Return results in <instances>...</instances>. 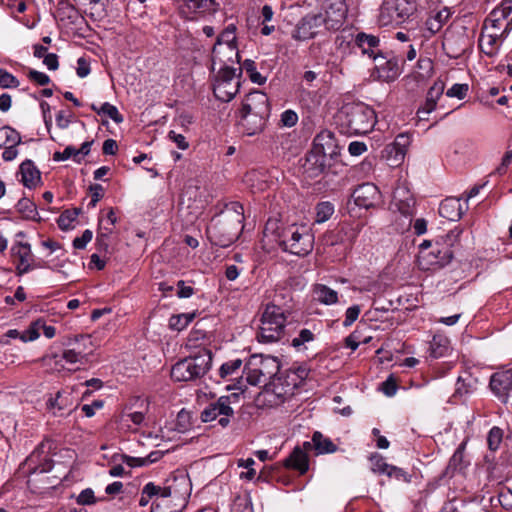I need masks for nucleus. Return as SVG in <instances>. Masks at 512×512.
<instances>
[{
    "label": "nucleus",
    "instance_id": "3c124183",
    "mask_svg": "<svg viewBox=\"0 0 512 512\" xmlns=\"http://www.w3.org/2000/svg\"><path fill=\"white\" fill-rule=\"evenodd\" d=\"M314 338L315 336L311 330L302 329L300 330L298 336L293 338L291 345L296 349H300V347L303 346L305 343L312 342Z\"/></svg>",
    "mask_w": 512,
    "mask_h": 512
},
{
    "label": "nucleus",
    "instance_id": "a211bd4d",
    "mask_svg": "<svg viewBox=\"0 0 512 512\" xmlns=\"http://www.w3.org/2000/svg\"><path fill=\"white\" fill-rule=\"evenodd\" d=\"M489 386L498 399L506 403L509 392L512 390V369L495 372L491 378Z\"/></svg>",
    "mask_w": 512,
    "mask_h": 512
},
{
    "label": "nucleus",
    "instance_id": "1a4fd4ad",
    "mask_svg": "<svg viewBox=\"0 0 512 512\" xmlns=\"http://www.w3.org/2000/svg\"><path fill=\"white\" fill-rule=\"evenodd\" d=\"M236 71H239L240 74L242 71L241 67L233 68L229 66H222L220 68L213 85V93L218 100L222 102H229L238 93L240 81L237 78Z\"/></svg>",
    "mask_w": 512,
    "mask_h": 512
},
{
    "label": "nucleus",
    "instance_id": "864d4df0",
    "mask_svg": "<svg viewBox=\"0 0 512 512\" xmlns=\"http://www.w3.org/2000/svg\"><path fill=\"white\" fill-rule=\"evenodd\" d=\"M84 357H85V353H83V351H81V350H79V352H77L75 349H67V350H64L62 353V359H64L69 364H75L78 362H79V364H83Z\"/></svg>",
    "mask_w": 512,
    "mask_h": 512
},
{
    "label": "nucleus",
    "instance_id": "b1692460",
    "mask_svg": "<svg viewBox=\"0 0 512 512\" xmlns=\"http://www.w3.org/2000/svg\"><path fill=\"white\" fill-rule=\"evenodd\" d=\"M410 144V137L407 134H399L394 143L386 148L387 159L391 161V166L400 165L407 152V147Z\"/></svg>",
    "mask_w": 512,
    "mask_h": 512
},
{
    "label": "nucleus",
    "instance_id": "ea45409f",
    "mask_svg": "<svg viewBox=\"0 0 512 512\" xmlns=\"http://www.w3.org/2000/svg\"><path fill=\"white\" fill-rule=\"evenodd\" d=\"M98 115H102L106 118H110L115 123H122L124 121V118L119 113L117 107L108 102H105L100 106Z\"/></svg>",
    "mask_w": 512,
    "mask_h": 512
},
{
    "label": "nucleus",
    "instance_id": "774afa93",
    "mask_svg": "<svg viewBox=\"0 0 512 512\" xmlns=\"http://www.w3.org/2000/svg\"><path fill=\"white\" fill-rule=\"evenodd\" d=\"M92 236V231L85 230L80 237H76L73 240V247L75 249H84L86 245L91 241Z\"/></svg>",
    "mask_w": 512,
    "mask_h": 512
},
{
    "label": "nucleus",
    "instance_id": "37998d69",
    "mask_svg": "<svg viewBox=\"0 0 512 512\" xmlns=\"http://www.w3.org/2000/svg\"><path fill=\"white\" fill-rule=\"evenodd\" d=\"M334 213V206L330 202H320L316 206V222L323 223L327 221Z\"/></svg>",
    "mask_w": 512,
    "mask_h": 512
},
{
    "label": "nucleus",
    "instance_id": "4d7b16f0",
    "mask_svg": "<svg viewBox=\"0 0 512 512\" xmlns=\"http://www.w3.org/2000/svg\"><path fill=\"white\" fill-rule=\"evenodd\" d=\"M445 88V84L443 81H436L433 86H431L427 92L426 98L431 101H435L437 103L438 99L442 96Z\"/></svg>",
    "mask_w": 512,
    "mask_h": 512
},
{
    "label": "nucleus",
    "instance_id": "423d86ee",
    "mask_svg": "<svg viewBox=\"0 0 512 512\" xmlns=\"http://www.w3.org/2000/svg\"><path fill=\"white\" fill-rule=\"evenodd\" d=\"M261 325L257 332V340L260 343H274L284 336L286 315L284 310L275 304L266 305L262 316Z\"/></svg>",
    "mask_w": 512,
    "mask_h": 512
},
{
    "label": "nucleus",
    "instance_id": "ddd939ff",
    "mask_svg": "<svg viewBox=\"0 0 512 512\" xmlns=\"http://www.w3.org/2000/svg\"><path fill=\"white\" fill-rule=\"evenodd\" d=\"M231 401L229 396H221L217 401L207 405L201 412V420L203 422H211L216 420L218 417V423L221 427L225 428L230 423V418L234 416V410L231 407Z\"/></svg>",
    "mask_w": 512,
    "mask_h": 512
},
{
    "label": "nucleus",
    "instance_id": "bf43d9fd",
    "mask_svg": "<svg viewBox=\"0 0 512 512\" xmlns=\"http://www.w3.org/2000/svg\"><path fill=\"white\" fill-rule=\"evenodd\" d=\"M468 90V84L456 83L450 89L447 90L446 95L448 97H456L458 99H463L467 95Z\"/></svg>",
    "mask_w": 512,
    "mask_h": 512
},
{
    "label": "nucleus",
    "instance_id": "0e129e2a",
    "mask_svg": "<svg viewBox=\"0 0 512 512\" xmlns=\"http://www.w3.org/2000/svg\"><path fill=\"white\" fill-rule=\"evenodd\" d=\"M168 138L173 141L179 149L185 150L189 147V143L186 140V137L180 133L175 132L174 130H171L168 133Z\"/></svg>",
    "mask_w": 512,
    "mask_h": 512
},
{
    "label": "nucleus",
    "instance_id": "cd10ccee",
    "mask_svg": "<svg viewBox=\"0 0 512 512\" xmlns=\"http://www.w3.org/2000/svg\"><path fill=\"white\" fill-rule=\"evenodd\" d=\"M501 39L498 33L484 34L482 33L479 39V47L483 53L489 57H493L497 54Z\"/></svg>",
    "mask_w": 512,
    "mask_h": 512
},
{
    "label": "nucleus",
    "instance_id": "39448f33",
    "mask_svg": "<svg viewBox=\"0 0 512 512\" xmlns=\"http://www.w3.org/2000/svg\"><path fill=\"white\" fill-rule=\"evenodd\" d=\"M339 117L350 134H367L376 124L375 111L362 102L346 104Z\"/></svg>",
    "mask_w": 512,
    "mask_h": 512
},
{
    "label": "nucleus",
    "instance_id": "e2e57ef3",
    "mask_svg": "<svg viewBox=\"0 0 512 512\" xmlns=\"http://www.w3.org/2000/svg\"><path fill=\"white\" fill-rule=\"evenodd\" d=\"M361 312L359 305H353L346 310L345 320L343 322L344 327L351 326L358 318Z\"/></svg>",
    "mask_w": 512,
    "mask_h": 512
},
{
    "label": "nucleus",
    "instance_id": "603ef678",
    "mask_svg": "<svg viewBox=\"0 0 512 512\" xmlns=\"http://www.w3.org/2000/svg\"><path fill=\"white\" fill-rule=\"evenodd\" d=\"M398 211L404 216H411L415 206L414 198H405L403 200L393 201Z\"/></svg>",
    "mask_w": 512,
    "mask_h": 512
},
{
    "label": "nucleus",
    "instance_id": "a18cd8bd",
    "mask_svg": "<svg viewBox=\"0 0 512 512\" xmlns=\"http://www.w3.org/2000/svg\"><path fill=\"white\" fill-rule=\"evenodd\" d=\"M151 512H181L172 499H156L152 505Z\"/></svg>",
    "mask_w": 512,
    "mask_h": 512
},
{
    "label": "nucleus",
    "instance_id": "f3484780",
    "mask_svg": "<svg viewBox=\"0 0 512 512\" xmlns=\"http://www.w3.org/2000/svg\"><path fill=\"white\" fill-rule=\"evenodd\" d=\"M314 237L307 227L297 226L296 234L292 237L291 244L288 245L289 253L297 256H306L313 249Z\"/></svg>",
    "mask_w": 512,
    "mask_h": 512
},
{
    "label": "nucleus",
    "instance_id": "338daca9",
    "mask_svg": "<svg viewBox=\"0 0 512 512\" xmlns=\"http://www.w3.org/2000/svg\"><path fill=\"white\" fill-rule=\"evenodd\" d=\"M91 192V201L89 206L95 207L97 202L104 196V189L100 184H93L89 187Z\"/></svg>",
    "mask_w": 512,
    "mask_h": 512
},
{
    "label": "nucleus",
    "instance_id": "e433bc0d",
    "mask_svg": "<svg viewBox=\"0 0 512 512\" xmlns=\"http://www.w3.org/2000/svg\"><path fill=\"white\" fill-rule=\"evenodd\" d=\"M21 143L20 134L10 126L0 128V147L1 146H18Z\"/></svg>",
    "mask_w": 512,
    "mask_h": 512
},
{
    "label": "nucleus",
    "instance_id": "7c9ffc66",
    "mask_svg": "<svg viewBox=\"0 0 512 512\" xmlns=\"http://www.w3.org/2000/svg\"><path fill=\"white\" fill-rule=\"evenodd\" d=\"M439 213L441 216L448 218L449 220L461 218L462 212L459 199H445L440 204Z\"/></svg>",
    "mask_w": 512,
    "mask_h": 512
},
{
    "label": "nucleus",
    "instance_id": "a19ab883",
    "mask_svg": "<svg viewBox=\"0 0 512 512\" xmlns=\"http://www.w3.org/2000/svg\"><path fill=\"white\" fill-rule=\"evenodd\" d=\"M242 366L241 359H234L228 362H225L221 365L219 369V376L222 379H226L234 374H237Z\"/></svg>",
    "mask_w": 512,
    "mask_h": 512
},
{
    "label": "nucleus",
    "instance_id": "79ce46f5",
    "mask_svg": "<svg viewBox=\"0 0 512 512\" xmlns=\"http://www.w3.org/2000/svg\"><path fill=\"white\" fill-rule=\"evenodd\" d=\"M185 6L192 13H204L211 9L214 0H184Z\"/></svg>",
    "mask_w": 512,
    "mask_h": 512
},
{
    "label": "nucleus",
    "instance_id": "7ed1b4c3",
    "mask_svg": "<svg viewBox=\"0 0 512 512\" xmlns=\"http://www.w3.org/2000/svg\"><path fill=\"white\" fill-rule=\"evenodd\" d=\"M461 230H450L447 234L437 237L433 247L429 251H423L418 255L419 267L423 270L439 269L453 259V247L459 243Z\"/></svg>",
    "mask_w": 512,
    "mask_h": 512
},
{
    "label": "nucleus",
    "instance_id": "58836bf2",
    "mask_svg": "<svg viewBox=\"0 0 512 512\" xmlns=\"http://www.w3.org/2000/svg\"><path fill=\"white\" fill-rule=\"evenodd\" d=\"M161 456L159 451H152L148 455L142 456H130V468L142 467L148 464L156 462Z\"/></svg>",
    "mask_w": 512,
    "mask_h": 512
},
{
    "label": "nucleus",
    "instance_id": "c756f323",
    "mask_svg": "<svg viewBox=\"0 0 512 512\" xmlns=\"http://www.w3.org/2000/svg\"><path fill=\"white\" fill-rule=\"evenodd\" d=\"M474 390V380L468 374L466 376H459L456 382V388L452 395V399L454 402L457 400H462L468 394L473 392Z\"/></svg>",
    "mask_w": 512,
    "mask_h": 512
},
{
    "label": "nucleus",
    "instance_id": "052dcab7",
    "mask_svg": "<svg viewBox=\"0 0 512 512\" xmlns=\"http://www.w3.org/2000/svg\"><path fill=\"white\" fill-rule=\"evenodd\" d=\"M275 379L281 381L283 385H289L291 387V392H294V389L299 386L295 375L290 374L288 370L284 372L280 370Z\"/></svg>",
    "mask_w": 512,
    "mask_h": 512
},
{
    "label": "nucleus",
    "instance_id": "dca6fc26",
    "mask_svg": "<svg viewBox=\"0 0 512 512\" xmlns=\"http://www.w3.org/2000/svg\"><path fill=\"white\" fill-rule=\"evenodd\" d=\"M16 274L22 276L35 270L34 255L29 243L17 242L11 247Z\"/></svg>",
    "mask_w": 512,
    "mask_h": 512
},
{
    "label": "nucleus",
    "instance_id": "69168bd1",
    "mask_svg": "<svg viewBox=\"0 0 512 512\" xmlns=\"http://www.w3.org/2000/svg\"><path fill=\"white\" fill-rule=\"evenodd\" d=\"M280 121L285 127H293L298 121V115L293 110H286L282 113Z\"/></svg>",
    "mask_w": 512,
    "mask_h": 512
},
{
    "label": "nucleus",
    "instance_id": "5fc2aeb1",
    "mask_svg": "<svg viewBox=\"0 0 512 512\" xmlns=\"http://www.w3.org/2000/svg\"><path fill=\"white\" fill-rule=\"evenodd\" d=\"M386 475L389 478H393L397 481L410 482L411 475H409L404 469L390 465Z\"/></svg>",
    "mask_w": 512,
    "mask_h": 512
},
{
    "label": "nucleus",
    "instance_id": "6ab92c4d",
    "mask_svg": "<svg viewBox=\"0 0 512 512\" xmlns=\"http://www.w3.org/2000/svg\"><path fill=\"white\" fill-rule=\"evenodd\" d=\"M351 196L357 206L369 209L375 206L380 198V193L374 184L364 183L358 186Z\"/></svg>",
    "mask_w": 512,
    "mask_h": 512
},
{
    "label": "nucleus",
    "instance_id": "20e7f679",
    "mask_svg": "<svg viewBox=\"0 0 512 512\" xmlns=\"http://www.w3.org/2000/svg\"><path fill=\"white\" fill-rule=\"evenodd\" d=\"M212 352L207 348H200L193 355L179 360L171 369V378L174 381H193L203 377L211 368Z\"/></svg>",
    "mask_w": 512,
    "mask_h": 512
},
{
    "label": "nucleus",
    "instance_id": "bb28decb",
    "mask_svg": "<svg viewBox=\"0 0 512 512\" xmlns=\"http://www.w3.org/2000/svg\"><path fill=\"white\" fill-rule=\"evenodd\" d=\"M355 42L363 54H368V56L372 57L373 59L375 55L380 54L375 52V49H377L379 46L380 40L374 35L360 32L357 34Z\"/></svg>",
    "mask_w": 512,
    "mask_h": 512
},
{
    "label": "nucleus",
    "instance_id": "13d9d810",
    "mask_svg": "<svg viewBox=\"0 0 512 512\" xmlns=\"http://www.w3.org/2000/svg\"><path fill=\"white\" fill-rule=\"evenodd\" d=\"M195 293L194 288L183 280L176 282V295L179 298H189Z\"/></svg>",
    "mask_w": 512,
    "mask_h": 512
},
{
    "label": "nucleus",
    "instance_id": "680f3d73",
    "mask_svg": "<svg viewBox=\"0 0 512 512\" xmlns=\"http://www.w3.org/2000/svg\"><path fill=\"white\" fill-rule=\"evenodd\" d=\"M27 76L31 81L37 83L40 86L48 85L51 81L47 74L34 69H30Z\"/></svg>",
    "mask_w": 512,
    "mask_h": 512
},
{
    "label": "nucleus",
    "instance_id": "473e14b6",
    "mask_svg": "<svg viewBox=\"0 0 512 512\" xmlns=\"http://www.w3.org/2000/svg\"><path fill=\"white\" fill-rule=\"evenodd\" d=\"M449 17L450 11L448 8L445 7L426 20V27L432 34H435L438 31H440V29L447 22Z\"/></svg>",
    "mask_w": 512,
    "mask_h": 512
},
{
    "label": "nucleus",
    "instance_id": "4be33fe9",
    "mask_svg": "<svg viewBox=\"0 0 512 512\" xmlns=\"http://www.w3.org/2000/svg\"><path fill=\"white\" fill-rule=\"evenodd\" d=\"M312 149L316 153L325 154L330 159L337 157L339 154L334 135L329 130H322L315 136Z\"/></svg>",
    "mask_w": 512,
    "mask_h": 512
},
{
    "label": "nucleus",
    "instance_id": "5701e85b",
    "mask_svg": "<svg viewBox=\"0 0 512 512\" xmlns=\"http://www.w3.org/2000/svg\"><path fill=\"white\" fill-rule=\"evenodd\" d=\"M18 175L21 176L20 182L28 189H34L42 182L41 172L30 159H26L20 164Z\"/></svg>",
    "mask_w": 512,
    "mask_h": 512
},
{
    "label": "nucleus",
    "instance_id": "9d476101",
    "mask_svg": "<svg viewBox=\"0 0 512 512\" xmlns=\"http://www.w3.org/2000/svg\"><path fill=\"white\" fill-rule=\"evenodd\" d=\"M326 30L338 31L345 23L348 7L345 0H318Z\"/></svg>",
    "mask_w": 512,
    "mask_h": 512
},
{
    "label": "nucleus",
    "instance_id": "2f4dec72",
    "mask_svg": "<svg viewBox=\"0 0 512 512\" xmlns=\"http://www.w3.org/2000/svg\"><path fill=\"white\" fill-rule=\"evenodd\" d=\"M313 448L316 454L334 453L337 446L330 438L325 437L321 432H314L312 436Z\"/></svg>",
    "mask_w": 512,
    "mask_h": 512
},
{
    "label": "nucleus",
    "instance_id": "393cba45",
    "mask_svg": "<svg viewBox=\"0 0 512 512\" xmlns=\"http://www.w3.org/2000/svg\"><path fill=\"white\" fill-rule=\"evenodd\" d=\"M283 464L287 469L295 470L300 475H304L309 470V457L302 448L296 446L289 456L284 459Z\"/></svg>",
    "mask_w": 512,
    "mask_h": 512
},
{
    "label": "nucleus",
    "instance_id": "0eeeda50",
    "mask_svg": "<svg viewBox=\"0 0 512 512\" xmlns=\"http://www.w3.org/2000/svg\"><path fill=\"white\" fill-rule=\"evenodd\" d=\"M280 371V362L277 357L252 355L244 366L248 384L258 386L266 384L277 377Z\"/></svg>",
    "mask_w": 512,
    "mask_h": 512
},
{
    "label": "nucleus",
    "instance_id": "f8f14e48",
    "mask_svg": "<svg viewBox=\"0 0 512 512\" xmlns=\"http://www.w3.org/2000/svg\"><path fill=\"white\" fill-rule=\"evenodd\" d=\"M52 442L42 440L26 459L29 474L46 473L53 468V461L49 456Z\"/></svg>",
    "mask_w": 512,
    "mask_h": 512
},
{
    "label": "nucleus",
    "instance_id": "9b49d317",
    "mask_svg": "<svg viewBox=\"0 0 512 512\" xmlns=\"http://www.w3.org/2000/svg\"><path fill=\"white\" fill-rule=\"evenodd\" d=\"M222 47H225V50L230 52V56L228 57L229 61L237 60V63L240 62V55L237 48L236 43V26L234 24H229L217 37L216 43L212 49V62L213 65L216 62H223Z\"/></svg>",
    "mask_w": 512,
    "mask_h": 512
},
{
    "label": "nucleus",
    "instance_id": "aec40b11",
    "mask_svg": "<svg viewBox=\"0 0 512 512\" xmlns=\"http://www.w3.org/2000/svg\"><path fill=\"white\" fill-rule=\"evenodd\" d=\"M297 225H279L277 222H268L265 231L272 230L275 241L284 252H289L288 245L291 244L292 237L296 234Z\"/></svg>",
    "mask_w": 512,
    "mask_h": 512
},
{
    "label": "nucleus",
    "instance_id": "72a5a7b5",
    "mask_svg": "<svg viewBox=\"0 0 512 512\" xmlns=\"http://www.w3.org/2000/svg\"><path fill=\"white\" fill-rule=\"evenodd\" d=\"M430 356L437 359L446 355L449 350V340L442 335H435L430 342Z\"/></svg>",
    "mask_w": 512,
    "mask_h": 512
},
{
    "label": "nucleus",
    "instance_id": "c9c22d12",
    "mask_svg": "<svg viewBox=\"0 0 512 512\" xmlns=\"http://www.w3.org/2000/svg\"><path fill=\"white\" fill-rule=\"evenodd\" d=\"M149 401L142 400L140 402V410L130 411V421L137 426L147 427L148 419L146 418L147 413L149 412Z\"/></svg>",
    "mask_w": 512,
    "mask_h": 512
},
{
    "label": "nucleus",
    "instance_id": "6e6552de",
    "mask_svg": "<svg viewBox=\"0 0 512 512\" xmlns=\"http://www.w3.org/2000/svg\"><path fill=\"white\" fill-rule=\"evenodd\" d=\"M417 10L414 0H384L378 16L381 26L400 25L410 19Z\"/></svg>",
    "mask_w": 512,
    "mask_h": 512
},
{
    "label": "nucleus",
    "instance_id": "a878e982",
    "mask_svg": "<svg viewBox=\"0 0 512 512\" xmlns=\"http://www.w3.org/2000/svg\"><path fill=\"white\" fill-rule=\"evenodd\" d=\"M327 157L325 154L316 153L314 149H311L306 156L307 171L312 176H318L323 173L327 167Z\"/></svg>",
    "mask_w": 512,
    "mask_h": 512
},
{
    "label": "nucleus",
    "instance_id": "4468645a",
    "mask_svg": "<svg viewBox=\"0 0 512 512\" xmlns=\"http://www.w3.org/2000/svg\"><path fill=\"white\" fill-rule=\"evenodd\" d=\"M374 69L372 76L383 82H392L396 80L402 72L399 59L395 56H386L383 54L374 56Z\"/></svg>",
    "mask_w": 512,
    "mask_h": 512
},
{
    "label": "nucleus",
    "instance_id": "de8ad7c7",
    "mask_svg": "<svg viewBox=\"0 0 512 512\" xmlns=\"http://www.w3.org/2000/svg\"><path fill=\"white\" fill-rule=\"evenodd\" d=\"M158 490L159 486L154 485V483L149 482L148 484H146L139 498V505L141 507L146 506L153 496L158 495Z\"/></svg>",
    "mask_w": 512,
    "mask_h": 512
},
{
    "label": "nucleus",
    "instance_id": "49530a36",
    "mask_svg": "<svg viewBox=\"0 0 512 512\" xmlns=\"http://www.w3.org/2000/svg\"><path fill=\"white\" fill-rule=\"evenodd\" d=\"M191 427V415L189 412L182 409L176 418L175 430L180 433H184Z\"/></svg>",
    "mask_w": 512,
    "mask_h": 512
},
{
    "label": "nucleus",
    "instance_id": "f704fd0d",
    "mask_svg": "<svg viewBox=\"0 0 512 512\" xmlns=\"http://www.w3.org/2000/svg\"><path fill=\"white\" fill-rule=\"evenodd\" d=\"M16 209L23 218L28 220H37V207L36 204L30 199L26 197L21 198L16 205Z\"/></svg>",
    "mask_w": 512,
    "mask_h": 512
},
{
    "label": "nucleus",
    "instance_id": "f03ea898",
    "mask_svg": "<svg viewBox=\"0 0 512 512\" xmlns=\"http://www.w3.org/2000/svg\"><path fill=\"white\" fill-rule=\"evenodd\" d=\"M268 96L259 90L248 93L241 102L238 111V126L242 133L254 136L261 133L270 116Z\"/></svg>",
    "mask_w": 512,
    "mask_h": 512
},
{
    "label": "nucleus",
    "instance_id": "f257e3e1",
    "mask_svg": "<svg viewBox=\"0 0 512 512\" xmlns=\"http://www.w3.org/2000/svg\"><path fill=\"white\" fill-rule=\"evenodd\" d=\"M244 221V208L239 202H231L225 209L211 219L206 233L210 242L222 248L233 244L242 228Z\"/></svg>",
    "mask_w": 512,
    "mask_h": 512
},
{
    "label": "nucleus",
    "instance_id": "8fccbe9b",
    "mask_svg": "<svg viewBox=\"0 0 512 512\" xmlns=\"http://www.w3.org/2000/svg\"><path fill=\"white\" fill-rule=\"evenodd\" d=\"M19 80L9 73L7 70L0 68V87L1 88H17L19 86Z\"/></svg>",
    "mask_w": 512,
    "mask_h": 512
},
{
    "label": "nucleus",
    "instance_id": "2eb2a0df",
    "mask_svg": "<svg viewBox=\"0 0 512 512\" xmlns=\"http://www.w3.org/2000/svg\"><path fill=\"white\" fill-rule=\"evenodd\" d=\"M322 27L326 29L322 13L307 14L297 23L292 32V38L298 41L312 39L321 32Z\"/></svg>",
    "mask_w": 512,
    "mask_h": 512
},
{
    "label": "nucleus",
    "instance_id": "4c0bfd02",
    "mask_svg": "<svg viewBox=\"0 0 512 512\" xmlns=\"http://www.w3.org/2000/svg\"><path fill=\"white\" fill-rule=\"evenodd\" d=\"M157 439L156 435H153L152 432L143 431L142 433H139L138 429L132 430L130 428V441H133L137 444V446H153L154 441Z\"/></svg>",
    "mask_w": 512,
    "mask_h": 512
},
{
    "label": "nucleus",
    "instance_id": "412c9836",
    "mask_svg": "<svg viewBox=\"0 0 512 512\" xmlns=\"http://www.w3.org/2000/svg\"><path fill=\"white\" fill-rule=\"evenodd\" d=\"M263 394L270 405H279L293 395L289 385H283L281 381L273 379L264 385Z\"/></svg>",
    "mask_w": 512,
    "mask_h": 512
},
{
    "label": "nucleus",
    "instance_id": "c85d7f7f",
    "mask_svg": "<svg viewBox=\"0 0 512 512\" xmlns=\"http://www.w3.org/2000/svg\"><path fill=\"white\" fill-rule=\"evenodd\" d=\"M313 294L315 299L324 305H333L338 302L337 291L324 284H315Z\"/></svg>",
    "mask_w": 512,
    "mask_h": 512
},
{
    "label": "nucleus",
    "instance_id": "09e8293b",
    "mask_svg": "<svg viewBox=\"0 0 512 512\" xmlns=\"http://www.w3.org/2000/svg\"><path fill=\"white\" fill-rule=\"evenodd\" d=\"M370 461H371V469L374 473L386 475L388 468L390 467V464L386 463L385 459L381 455H379V454L372 455L370 457Z\"/></svg>",
    "mask_w": 512,
    "mask_h": 512
},
{
    "label": "nucleus",
    "instance_id": "c03bdc74",
    "mask_svg": "<svg viewBox=\"0 0 512 512\" xmlns=\"http://www.w3.org/2000/svg\"><path fill=\"white\" fill-rule=\"evenodd\" d=\"M503 434V430L497 426L490 429L487 436V444L491 451L498 450L503 439Z\"/></svg>",
    "mask_w": 512,
    "mask_h": 512
},
{
    "label": "nucleus",
    "instance_id": "6e6d98bb",
    "mask_svg": "<svg viewBox=\"0 0 512 512\" xmlns=\"http://www.w3.org/2000/svg\"><path fill=\"white\" fill-rule=\"evenodd\" d=\"M437 103L435 101L428 100L426 98L423 105H421L417 110V116L421 121L429 120L428 116L431 112L436 109Z\"/></svg>",
    "mask_w": 512,
    "mask_h": 512
}]
</instances>
